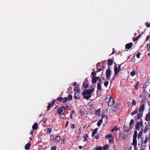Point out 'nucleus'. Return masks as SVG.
Here are the masks:
<instances>
[{"label": "nucleus", "mask_w": 150, "mask_h": 150, "mask_svg": "<svg viewBox=\"0 0 150 150\" xmlns=\"http://www.w3.org/2000/svg\"><path fill=\"white\" fill-rule=\"evenodd\" d=\"M94 88L90 90H87L84 89L83 91L82 95L83 98L87 100L89 99L91 97V94L94 91Z\"/></svg>", "instance_id": "nucleus-1"}, {"label": "nucleus", "mask_w": 150, "mask_h": 150, "mask_svg": "<svg viewBox=\"0 0 150 150\" xmlns=\"http://www.w3.org/2000/svg\"><path fill=\"white\" fill-rule=\"evenodd\" d=\"M63 99V98L62 97H58L56 99L54 100L51 103H49L48 104L47 106V111L49 110L50 109L51 106L54 105V104L56 100L58 101L59 102H61L62 101Z\"/></svg>", "instance_id": "nucleus-2"}, {"label": "nucleus", "mask_w": 150, "mask_h": 150, "mask_svg": "<svg viewBox=\"0 0 150 150\" xmlns=\"http://www.w3.org/2000/svg\"><path fill=\"white\" fill-rule=\"evenodd\" d=\"M108 99H109L108 103V106H112L114 104L115 100L110 95H108L107 96L105 100L107 101V100Z\"/></svg>", "instance_id": "nucleus-3"}, {"label": "nucleus", "mask_w": 150, "mask_h": 150, "mask_svg": "<svg viewBox=\"0 0 150 150\" xmlns=\"http://www.w3.org/2000/svg\"><path fill=\"white\" fill-rule=\"evenodd\" d=\"M114 70L115 72L114 74L117 76L119 72L121 70V67L120 65H118V67L117 65H115L114 67Z\"/></svg>", "instance_id": "nucleus-4"}, {"label": "nucleus", "mask_w": 150, "mask_h": 150, "mask_svg": "<svg viewBox=\"0 0 150 150\" xmlns=\"http://www.w3.org/2000/svg\"><path fill=\"white\" fill-rule=\"evenodd\" d=\"M111 71L110 69V67H108V68L107 69L106 71V78L108 79H109V78L111 76Z\"/></svg>", "instance_id": "nucleus-5"}, {"label": "nucleus", "mask_w": 150, "mask_h": 150, "mask_svg": "<svg viewBox=\"0 0 150 150\" xmlns=\"http://www.w3.org/2000/svg\"><path fill=\"white\" fill-rule=\"evenodd\" d=\"M141 121L139 122H137L136 123L135 129L136 130L138 131L139 130V126H142L143 125V122L142 121V119L140 120Z\"/></svg>", "instance_id": "nucleus-6"}, {"label": "nucleus", "mask_w": 150, "mask_h": 150, "mask_svg": "<svg viewBox=\"0 0 150 150\" xmlns=\"http://www.w3.org/2000/svg\"><path fill=\"white\" fill-rule=\"evenodd\" d=\"M65 107L63 106L61 107L58 108L57 110V114L59 115L62 114V113L63 112V110L65 109Z\"/></svg>", "instance_id": "nucleus-7"}, {"label": "nucleus", "mask_w": 150, "mask_h": 150, "mask_svg": "<svg viewBox=\"0 0 150 150\" xmlns=\"http://www.w3.org/2000/svg\"><path fill=\"white\" fill-rule=\"evenodd\" d=\"M83 86L85 88H87L88 87L89 84L88 83V81L87 79L85 80L83 84Z\"/></svg>", "instance_id": "nucleus-8"}, {"label": "nucleus", "mask_w": 150, "mask_h": 150, "mask_svg": "<svg viewBox=\"0 0 150 150\" xmlns=\"http://www.w3.org/2000/svg\"><path fill=\"white\" fill-rule=\"evenodd\" d=\"M133 46V43L132 42H130L127 44L125 45V48L127 49H129Z\"/></svg>", "instance_id": "nucleus-9"}, {"label": "nucleus", "mask_w": 150, "mask_h": 150, "mask_svg": "<svg viewBox=\"0 0 150 150\" xmlns=\"http://www.w3.org/2000/svg\"><path fill=\"white\" fill-rule=\"evenodd\" d=\"M145 119V120L148 122L150 121V112H149L146 114Z\"/></svg>", "instance_id": "nucleus-10"}, {"label": "nucleus", "mask_w": 150, "mask_h": 150, "mask_svg": "<svg viewBox=\"0 0 150 150\" xmlns=\"http://www.w3.org/2000/svg\"><path fill=\"white\" fill-rule=\"evenodd\" d=\"M133 142L134 147L136 148L137 144V138L133 137Z\"/></svg>", "instance_id": "nucleus-11"}, {"label": "nucleus", "mask_w": 150, "mask_h": 150, "mask_svg": "<svg viewBox=\"0 0 150 150\" xmlns=\"http://www.w3.org/2000/svg\"><path fill=\"white\" fill-rule=\"evenodd\" d=\"M38 127V124L37 123H35L32 126V128L33 130H36Z\"/></svg>", "instance_id": "nucleus-12"}, {"label": "nucleus", "mask_w": 150, "mask_h": 150, "mask_svg": "<svg viewBox=\"0 0 150 150\" xmlns=\"http://www.w3.org/2000/svg\"><path fill=\"white\" fill-rule=\"evenodd\" d=\"M144 104H142L141 106L140 107V108L139 109V111L140 112H143L144 109Z\"/></svg>", "instance_id": "nucleus-13"}, {"label": "nucleus", "mask_w": 150, "mask_h": 150, "mask_svg": "<svg viewBox=\"0 0 150 150\" xmlns=\"http://www.w3.org/2000/svg\"><path fill=\"white\" fill-rule=\"evenodd\" d=\"M116 108L115 107H113L111 108L109 110V111L110 113H112L114 112L115 111Z\"/></svg>", "instance_id": "nucleus-14"}, {"label": "nucleus", "mask_w": 150, "mask_h": 150, "mask_svg": "<svg viewBox=\"0 0 150 150\" xmlns=\"http://www.w3.org/2000/svg\"><path fill=\"white\" fill-rule=\"evenodd\" d=\"M31 144L30 143H28L25 146V148L26 150H28L29 149L30 147Z\"/></svg>", "instance_id": "nucleus-15"}, {"label": "nucleus", "mask_w": 150, "mask_h": 150, "mask_svg": "<svg viewBox=\"0 0 150 150\" xmlns=\"http://www.w3.org/2000/svg\"><path fill=\"white\" fill-rule=\"evenodd\" d=\"M98 130V128H95L93 132L92 133V137H93L97 133V132Z\"/></svg>", "instance_id": "nucleus-16"}, {"label": "nucleus", "mask_w": 150, "mask_h": 150, "mask_svg": "<svg viewBox=\"0 0 150 150\" xmlns=\"http://www.w3.org/2000/svg\"><path fill=\"white\" fill-rule=\"evenodd\" d=\"M97 81V77H94L92 78V83H96Z\"/></svg>", "instance_id": "nucleus-17"}, {"label": "nucleus", "mask_w": 150, "mask_h": 150, "mask_svg": "<svg viewBox=\"0 0 150 150\" xmlns=\"http://www.w3.org/2000/svg\"><path fill=\"white\" fill-rule=\"evenodd\" d=\"M113 60L112 59H109L108 62V64L109 66L111 65L113 63Z\"/></svg>", "instance_id": "nucleus-18"}, {"label": "nucleus", "mask_w": 150, "mask_h": 150, "mask_svg": "<svg viewBox=\"0 0 150 150\" xmlns=\"http://www.w3.org/2000/svg\"><path fill=\"white\" fill-rule=\"evenodd\" d=\"M60 140V137L59 136H57L54 139V141L56 142H59Z\"/></svg>", "instance_id": "nucleus-19"}, {"label": "nucleus", "mask_w": 150, "mask_h": 150, "mask_svg": "<svg viewBox=\"0 0 150 150\" xmlns=\"http://www.w3.org/2000/svg\"><path fill=\"white\" fill-rule=\"evenodd\" d=\"M103 121V120L102 119H101L99 120L97 123V125L98 126V127L100 126L101 123H102Z\"/></svg>", "instance_id": "nucleus-20"}, {"label": "nucleus", "mask_w": 150, "mask_h": 150, "mask_svg": "<svg viewBox=\"0 0 150 150\" xmlns=\"http://www.w3.org/2000/svg\"><path fill=\"white\" fill-rule=\"evenodd\" d=\"M84 136H83V137L84 138V141L85 142V141H87V138H88V136L87 134H84Z\"/></svg>", "instance_id": "nucleus-21"}, {"label": "nucleus", "mask_w": 150, "mask_h": 150, "mask_svg": "<svg viewBox=\"0 0 150 150\" xmlns=\"http://www.w3.org/2000/svg\"><path fill=\"white\" fill-rule=\"evenodd\" d=\"M149 129V127L148 126H146L144 128V132L146 133L148 131Z\"/></svg>", "instance_id": "nucleus-22"}, {"label": "nucleus", "mask_w": 150, "mask_h": 150, "mask_svg": "<svg viewBox=\"0 0 150 150\" xmlns=\"http://www.w3.org/2000/svg\"><path fill=\"white\" fill-rule=\"evenodd\" d=\"M74 90L76 91H77L78 93H79L80 91V89L78 86L75 87L74 89Z\"/></svg>", "instance_id": "nucleus-23"}, {"label": "nucleus", "mask_w": 150, "mask_h": 150, "mask_svg": "<svg viewBox=\"0 0 150 150\" xmlns=\"http://www.w3.org/2000/svg\"><path fill=\"white\" fill-rule=\"evenodd\" d=\"M102 83H98L97 84V89L99 90H100L101 89V84Z\"/></svg>", "instance_id": "nucleus-24"}, {"label": "nucleus", "mask_w": 150, "mask_h": 150, "mask_svg": "<svg viewBox=\"0 0 150 150\" xmlns=\"http://www.w3.org/2000/svg\"><path fill=\"white\" fill-rule=\"evenodd\" d=\"M142 116V114L141 113H138L137 115V118L138 119H139Z\"/></svg>", "instance_id": "nucleus-25"}, {"label": "nucleus", "mask_w": 150, "mask_h": 150, "mask_svg": "<svg viewBox=\"0 0 150 150\" xmlns=\"http://www.w3.org/2000/svg\"><path fill=\"white\" fill-rule=\"evenodd\" d=\"M96 114L98 115H99L100 114V109H99L97 110H96Z\"/></svg>", "instance_id": "nucleus-26"}, {"label": "nucleus", "mask_w": 150, "mask_h": 150, "mask_svg": "<svg viewBox=\"0 0 150 150\" xmlns=\"http://www.w3.org/2000/svg\"><path fill=\"white\" fill-rule=\"evenodd\" d=\"M148 138H146L145 139V140H144V141H142V144H146L147 142H148Z\"/></svg>", "instance_id": "nucleus-27"}, {"label": "nucleus", "mask_w": 150, "mask_h": 150, "mask_svg": "<svg viewBox=\"0 0 150 150\" xmlns=\"http://www.w3.org/2000/svg\"><path fill=\"white\" fill-rule=\"evenodd\" d=\"M119 129V128H117V126H116L115 127L112 129L111 130V132H113L115 130V131L116 132H117Z\"/></svg>", "instance_id": "nucleus-28"}, {"label": "nucleus", "mask_w": 150, "mask_h": 150, "mask_svg": "<svg viewBox=\"0 0 150 150\" xmlns=\"http://www.w3.org/2000/svg\"><path fill=\"white\" fill-rule=\"evenodd\" d=\"M137 110H138L137 108H136V109H135V110L134 111V112H132L131 113V115L132 116H133L135 114H137Z\"/></svg>", "instance_id": "nucleus-29"}, {"label": "nucleus", "mask_w": 150, "mask_h": 150, "mask_svg": "<svg viewBox=\"0 0 150 150\" xmlns=\"http://www.w3.org/2000/svg\"><path fill=\"white\" fill-rule=\"evenodd\" d=\"M142 131H140L138 134V139H139L140 138H141L142 136Z\"/></svg>", "instance_id": "nucleus-30"}, {"label": "nucleus", "mask_w": 150, "mask_h": 150, "mask_svg": "<svg viewBox=\"0 0 150 150\" xmlns=\"http://www.w3.org/2000/svg\"><path fill=\"white\" fill-rule=\"evenodd\" d=\"M109 148V146L107 144L105 145L103 147V149L104 150H107Z\"/></svg>", "instance_id": "nucleus-31"}, {"label": "nucleus", "mask_w": 150, "mask_h": 150, "mask_svg": "<svg viewBox=\"0 0 150 150\" xmlns=\"http://www.w3.org/2000/svg\"><path fill=\"white\" fill-rule=\"evenodd\" d=\"M136 73V71L135 70H133L131 72L130 74L131 76H134Z\"/></svg>", "instance_id": "nucleus-32"}, {"label": "nucleus", "mask_w": 150, "mask_h": 150, "mask_svg": "<svg viewBox=\"0 0 150 150\" xmlns=\"http://www.w3.org/2000/svg\"><path fill=\"white\" fill-rule=\"evenodd\" d=\"M134 123V119H132L131 121H130V122L129 123V126L130 127Z\"/></svg>", "instance_id": "nucleus-33"}, {"label": "nucleus", "mask_w": 150, "mask_h": 150, "mask_svg": "<svg viewBox=\"0 0 150 150\" xmlns=\"http://www.w3.org/2000/svg\"><path fill=\"white\" fill-rule=\"evenodd\" d=\"M68 100V98L67 97H64V98H63V101L62 102H63L64 103H65Z\"/></svg>", "instance_id": "nucleus-34"}, {"label": "nucleus", "mask_w": 150, "mask_h": 150, "mask_svg": "<svg viewBox=\"0 0 150 150\" xmlns=\"http://www.w3.org/2000/svg\"><path fill=\"white\" fill-rule=\"evenodd\" d=\"M112 137V135L111 134H110L106 135L105 136V138H106L107 139H108L109 138H111Z\"/></svg>", "instance_id": "nucleus-35"}, {"label": "nucleus", "mask_w": 150, "mask_h": 150, "mask_svg": "<svg viewBox=\"0 0 150 150\" xmlns=\"http://www.w3.org/2000/svg\"><path fill=\"white\" fill-rule=\"evenodd\" d=\"M47 133L48 134H50L52 132V129L50 128L47 129Z\"/></svg>", "instance_id": "nucleus-36"}, {"label": "nucleus", "mask_w": 150, "mask_h": 150, "mask_svg": "<svg viewBox=\"0 0 150 150\" xmlns=\"http://www.w3.org/2000/svg\"><path fill=\"white\" fill-rule=\"evenodd\" d=\"M137 131H135L134 132V135L133 137L137 138Z\"/></svg>", "instance_id": "nucleus-37"}, {"label": "nucleus", "mask_w": 150, "mask_h": 150, "mask_svg": "<svg viewBox=\"0 0 150 150\" xmlns=\"http://www.w3.org/2000/svg\"><path fill=\"white\" fill-rule=\"evenodd\" d=\"M60 115V117L61 118L64 119L65 118V115L63 113H62V114H61Z\"/></svg>", "instance_id": "nucleus-38"}, {"label": "nucleus", "mask_w": 150, "mask_h": 150, "mask_svg": "<svg viewBox=\"0 0 150 150\" xmlns=\"http://www.w3.org/2000/svg\"><path fill=\"white\" fill-rule=\"evenodd\" d=\"M77 93L76 92L74 93V98L75 99H78L79 98L78 97V95L77 96L76 95Z\"/></svg>", "instance_id": "nucleus-39"}, {"label": "nucleus", "mask_w": 150, "mask_h": 150, "mask_svg": "<svg viewBox=\"0 0 150 150\" xmlns=\"http://www.w3.org/2000/svg\"><path fill=\"white\" fill-rule=\"evenodd\" d=\"M91 75L93 76V77H96V72H95L94 71H93L91 74Z\"/></svg>", "instance_id": "nucleus-40"}, {"label": "nucleus", "mask_w": 150, "mask_h": 150, "mask_svg": "<svg viewBox=\"0 0 150 150\" xmlns=\"http://www.w3.org/2000/svg\"><path fill=\"white\" fill-rule=\"evenodd\" d=\"M139 82H137L136 84L134 86V87L135 89H138L139 85Z\"/></svg>", "instance_id": "nucleus-41"}, {"label": "nucleus", "mask_w": 150, "mask_h": 150, "mask_svg": "<svg viewBox=\"0 0 150 150\" xmlns=\"http://www.w3.org/2000/svg\"><path fill=\"white\" fill-rule=\"evenodd\" d=\"M97 80H98L99 81V83H102V82H101L102 80H101V79H100V77H99V76L97 77Z\"/></svg>", "instance_id": "nucleus-42"}, {"label": "nucleus", "mask_w": 150, "mask_h": 150, "mask_svg": "<svg viewBox=\"0 0 150 150\" xmlns=\"http://www.w3.org/2000/svg\"><path fill=\"white\" fill-rule=\"evenodd\" d=\"M68 100H71L72 98V96L71 95H69L68 96Z\"/></svg>", "instance_id": "nucleus-43"}, {"label": "nucleus", "mask_w": 150, "mask_h": 150, "mask_svg": "<svg viewBox=\"0 0 150 150\" xmlns=\"http://www.w3.org/2000/svg\"><path fill=\"white\" fill-rule=\"evenodd\" d=\"M56 149L57 147L56 146H54L51 147V150H56Z\"/></svg>", "instance_id": "nucleus-44"}, {"label": "nucleus", "mask_w": 150, "mask_h": 150, "mask_svg": "<svg viewBox=\"0 0 150 150\" xmlns=\"http://www.w3.org/2000/svg\"><path fill=\"white\" fill-rule=\"evenodd\" d=\"M108 83L109 82L108 81H107L106 82H105L104 83L105 86L106 87L108 85Z\"/></svg>", "instance_id": "nucleus-45"}, {"label": "nucleus", "mask_w": 150, "mask_h": 150, "mask_svg": "<svg viewBox=\"0 0 150 150\" xmlns=\"http://www.w3.org/2000/svg\"><path fill=\"white\" fill-rule=\"evenodd\" d=\"M141 55V53H140L139 52H137V58H140V55Z\"/></svg>", "instance_id": "nucleus-46"}, {"label": "nucleus", "mask_w": 150, "mask_h": 150, "mask_svg": "<svg viewBox=\"0 0 150 150\" xmlns=\"http://www.w3.org/2000/svg\"><path fill=\"white\" fill-rule=\"evenodd\" d=\"M146 26L147 28H149L150 27V23L147 22L145 23Z\"/></svg>", "instance_id": "nucleus-47"}, {"label": "nucleus", "mask_w": 150, "mask_h": 150, "mask_svg": "<svg viewBox=\"0 0 150 150\" xmlns=\"http://www.w3.org/2000/svg\"><path fill=\"white\" fill-rule=\"evenodd\" d=\"M96 67H100V68L101 67V63L100 62H99L98 63L96 64Z\"/></svg>", "instance_id": "nucleus-48"}, {"label": "nucleus", "mask_w": 150, "mask_h": 150, "mask_svg": "<svg viewBox=\"0 0 150 150\" xmlns=\"http://www.w3.org/2000/svg\"><path fill=\"white\" fill-rule=\"evenodd\" d=\"M102 68L101 67L100 68H98V67H97V71L96 72H99L101 70Z\"/></svg>", "instance_id": "nucleus-49"}, {"label": "nucleus", "mask_w": 150, "mask_h": 150, "mask_svg": "<svg viewBox=\"0 0 150 150\" xmlns=\"http://www.w3.org/2000/svg\"><path fill=\"white\" fill-rule=\"evenodd\" d=\"M132 104L133 105H135H135H136V101H135V100H132Z\"/></svg>", "instance_id": "nucleus-50"}, {"label": "nucleus", "mask_w": 150, "mask_h": 150, "mask_svg": "<svg viewBox=\"0 0 150 150\" xmlns=\"http://www.w3.org/2000/svg\"><path fill=\"white\" fill-rule=\"evenodd\" d=\"M141 35H140L136 37V38H135L134 41L137 40H138V39L139 38L141 37Z\"/></svg>", "instance_id": "nucleus-51"}, {"label": "nucleus", "mask_w": 150, "mask_h": 150, "mask_svg": "<svg viewBox=\"0 0 150 150\" xmlns=\"http://www.w3.org/2000/svg\"><path fill=\"white\" fill-rule=\"evenodd\" d=\"M47 118H43L42 120V121L44 122V123H45L46 122V121H47Z\"/></svg>", "instance_id": "nucleus-52"}, {"label": "nucleus", "mask_w": 150, "mask_h": 150, "mask_svg": "<svg viewBox=\"0 0 150 150\" xmlns=\"http://www.w3.org/2000/svg\"><path fill=\"white\" fill-rule=\"evenodd\" d=\"M71 127V128H72V129H74L75 128V126L74 124L72 123Z\"/></svg>", "instance_id": "nucleus-53"}, {"label": "nucleus", "mask_w": 150, "mask_h": 150, "mask_svg": "<svg viewBox=\"0 0 150 150\" xmlns=\"http://www.w3.org/2000/svg\"><path fill=\"white\" fill-rule=\"evenodd\" d=\"M147 48L148 50H149L150 49V44H147Z\"/></svg>", "instance_id": "nucleus-54"}, {"label": "nucleus", "mask_w": 150, "mask_h": 150, "mask_svg": "<svg viewBox=\"0 0 150 150\" xmlns=\"http://www.w3.org/2000/svg\"><path fill=\"white\" fill-rule=\"evenodd\" d=\"M96 150H102V148L101 147H98Z\"/></svg>", "instance_id": "nucleus-55"}, {"label": "nucleus", "mask_w": 150, "mask_h": 150, "mask_svg": "<svg viewBox=\"0 0 150 150\" xmlns=\"http://www.w3.org/2000/svg\"><path fill=\"white\" fill-rule=\"evenodd\" d=\"M113 138H112V139H109V142L110 143H112L113 142Z\"/></svg>", "instance_id": "nucleus-56"}, {"label": "nucleus", "mask_w": 150, "mask_h": 150, "mask_svg": "<svg viewBox=\"0 0 150 150\" xmlns=\"http://www.w3.org/2000/svg\"><path fill=\"white\" fill-rule=\"evenodd\" d=\"M150 36H147L146 38V41H147L150 38Z\"/></svg>", "instance_id": "nucleus-57"}, {"label": "nucleus", "mask_w": 150, "mask_h": 150, "mask_svg": "<svg viewBox=\"0 0 150 150\" xmlns=\"http://www.w3.org/2000/svg\"><path fill=\"white\" fill-rule=\"evenodd\" d=\"M66 107L67 108V109L69 110H70L71 109L70 107L67 105H66Z\"/></svg>", "instance_id": "nucleus-58"}, {"label": "nucleus", "mask_w": 150, "mask_h": 150, "mask_svg": "<svg viewBox=\"0 0 150 150\" xmlns=\"http://www.w3.org/2000/svg\"><path fill=\"white\" fill-rule=\"evenodd\" d=\"M95 137L96 139H98L99 138V135L95 136Z\"/></svg>", "instance_id": "nucleus-59"}, {"label": "nucleus", "mask_w": 150, "mask_h": 150, "mask_svg": "<svg viewBox=\"0 0 150 150\" xmlns=\"http://www.w3.org/2000/svg\"><path fill=\"white\" fill-rule=\"evenodd\" d=\"M116 76H115V75H114L113 76V77L112 79V81L114 80L115 79L116 77Z\"/></svg>", "instance_id": "nucleus-60"}, {"label": "nucleus", "mask_w": 150, "mask_h": 150, "mask_svg": "<svg viewBox=\"0 0 150 150\" xmlns=\"http://www.w3.org/2000/svg\"><path fill=\"white\" fill-rule=\"evenodd\" d=\"M77 85V83L76 82H74L73 83V86H76Z\"/></svg>", "instance_id": "nucleus-61"}, {"label": "nucleus", "mask_w": 150, "mask_h": 150, "mask_svg": "<svg viewBox=\"0 0 150 150\" xmlns=\"http://www.w3.org/2000/svg\"><path fill=\"white\" fill-rule=\"evenodd\" d=\"M112 50H113V51H112V53H111V54H113L115 53V51H114V50H115V49L114 48H113L112 49Z\"/></svg>", "instance_id": "nucleus-62"}, {"label": "nucleus", "mask_w": 150, "mask_h": 150, "mask_svg": "<svg viewBox=\"0 0 150 150\" xmlns=\"http://www.w3.org/2000/svg\"><path fill=\"white\" fill-rule=\"evenodd\" d=\"M148 141L150 142V133L149 134V137L148 138Z\"/></svg>", "instance_id": "nucleus-63"}, {"label": "nucleus", "mask_w": 150, "mask_h": 150, "mask_svg": "<svg viewBox=\"0 0 150 150\" xmlns=\"http://www.w3.org/2000/svg\"><path fill=\"white\" fill-rule=\"evenodd\" d=\"M105 117V115H101V119H103V118H104Z\"/></svg>", "instance_id": "nucleus-64"}]
</instances>
